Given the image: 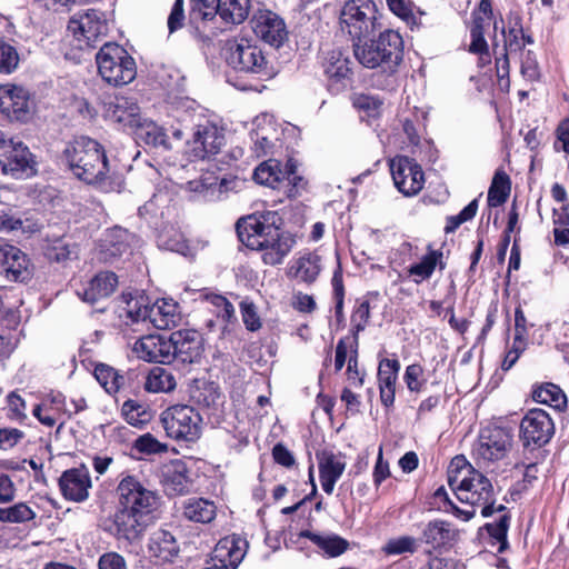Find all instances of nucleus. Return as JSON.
Masks as SVG:
<instances>
[{
	"mask_svg": "<svg viewBox=\"0 0 569 569\" xmlns=\"http://www.w3.org/2000/svg\"><path fill=\"white\" fill-rule=\"evenodd\" d=\"M119 508L113 516L116 535L129 542L139 540L148 527L149 517L159 508L160 496L137 477H123L117 487Z\"/></svg>",
	"mask_w": 569,
	"mask_h": 569,
	"instance_id": "1",
	"label": "nucleus"
},
{
	"mask_svg": "<svg viewBox=\"0 0 569 569\" xmlns=\"http://www.w3.org/2000/svg\"><path fill=\"white\" fill-rule=\"evenodd\" d=\"M64 156L73 174L103 192H119L123 181L109 168L103 147L89 137H79L68 146Z\"/></svg>",
	"mask_w": 569,
	"mask_h": 569,
	"instance_id": "2",
	"label": "nucleus"
},
{
	"mask_svg": "<svg viewBox=\"0 0 569 569\" xmlns=\"http://www.w3.org/2000/svg\"><path fill=\"white\" fill-rule=\"evenodd\" d=\"M353 53L365 68L393 74L402 61L403 41L397 31L385 30L377 39L355 42Z\"/></svg>",
	"mask_w": 569,
	"mask_h": 569,
	"instance_id": "3",
	"label": "nucleus"
},
{
	"mask_svg": "<svg viewBox=\"0 0 569 569\" xmlns=\"http://www.w3.org/2000/svg\"><path fill=\"white\" fill-rule=\"evenodd\" d=\"M226 60L233 70L256 80L266 81L278 73L264 50L256 41L247 38L227 41Z\"/></svg>",
	"mask_w": 569,
	"mask_h": 569,
	"instance_id": "4",
	"label": "nucleus"
},
{
	"mask_svg": "<svg viewBox=\"0 0 569 569\" xmlns=\"http://www.w3.org/2000/svg\"><path fill=\"white\" fill-rule=\"evenodd\" d=\"M449 485L455 490L457 498L472 507H481V516L487 518L493 512L506 510L503 505L495 507V491L491 481L481 472L467 468L466 475L449 476Z\"/></svg>",
	"mask_w": 569,
	"mask_h": 569,
	"instance_id": "5",
	"label": "nucleus"
},
{
	"mask_svg": "<svg viewBox=\"0 0 569 569\" xmlns=\"http://www.w3.org/2000/svg\"><path fill=\"white\" fill-rule=\"evenodd\" d=\"M96 62L100 77L110 86H126L136 79L134 59L117 43H104L96 56Z\"/></svg>",
	"mask_w": 569,
	"mask_h": 569,
	"instance_id": "6",
	"label": "nucleus"
},
{
	"mask_svg": "<svg viewBox=\"0 0 569 569\" xmlns=\"http://www.w3.org/2000/svg\"><path fill=\"white\" fill-rule=\"evenodd\" d=\"M340 27L355 41L368 38L379 27L376 3L372 0L347 1L340 12Z\"/></svg>",
	"mask_w": 569,
	"mask_h": 569,
	"instance_id": "7",
	"label": "nucleus"
},
{
	"mask_svg": "<svg viewBox=\"0 0 569 569\" xmlns=\"http://www.w3.org/2000/svg\"><path fill=\"white\" fill-rule=\"evenodd\" d=\"M160 420L167 436L177 441L193 442L201 435L202 418L190 406H171L161 413Z\"/></svg>",
	"mask_w": 569,
	"mask_h": 569,
	"instance_id": "8",
	"label": "nucleus"
},
{
	"mask_svg": "<svg viewBox=\"0 0 569 569\" xmlns=\"http://www.w3.org/2000/svg\"><path fill=\"white\" fill-rule=\"evenodd\" d=\"M281 219L276 212H267L262 216H248L237 222L239 240L252 250H259L269 239L273 240L281 229L278 222Z\"/></svg>",
	"mask_w": 569,
	"mask_h": 569,
	"instance_id": "9",
	"label": "nucleus"
},
{
	"mask_svg": "<svg viewBox=\"0 0 569 569\" xmlns=\"http://www.w3.org/2000/svg\"><path fill=\"white\" fill-rule=\"evenodd\" d=\"M511 436L500 427L481 429L472 448V456L479 466L487 467L503 459L511 447Z\"/></svg>",
	"mask_w": 569,
	"mask_h": 569,
	"instance_id": "10",
	"label": "nucleus"
},
{
	"mask_svg": "<svg viewBox=\"0 0 569 569\" xmlns=\"http://www.w3.org/2000/svg\"><path fill=\"white\" fill-rule=\"evenodd\" d=\"M223 144V130L213 122L206 120L193 127L192 136L187 141V152L193 159L203 160L217 154Z\"/></svg>",
	"mask_w": 569,
	"mask_h": 569,
	"instance_id": "11",
	"label": "nucleus"
},
{
	"mask_svg": "<svg viewBox=\"0 0 569 569\" xmlns=\"http://www.w3.org/2000/svg\"><path fill=\"white\" fill-rule=\"evenodd\" d=\"M68 30L88 47L96 43L108 33V22L104 14L96 9H88L74 14L68 24Z\"/></svg>",
	"mask_w": 569,
	"mask_h": 569,
	"instance_id": "12",
	"label": "nucleus"
},
{
	"mask_svg": "<svg viewBox=\"0 0 569 569\" xmlns=\"http://www.w3.org/2000/svg\"><path fill=\"white\" fill-rule=\"evenodd\" d=\"M251 28L260 40L280 48L288 40L284 19L269 9L257 10L251 18Z\"/></svg>",
	"mask_w": 569,
	"mask_h": 569,
	"instance_id": "13",
	"label": "nucleus"
},
{
	"mask_svg": "<svg viewBox=\"0 0 569 569\" xmlns=\"http://www.w3.org/2000/svg\"><path fill=\"white\" fill-rule=\"evenodd\" d=\"M390 171L396 188L405 196L417 194L423 187L425 178L421 167L405 156L390 161Z\"/></svg>",
	"mask_w": 569,
	"mask_h": 569,
	"instance_id": "14",
	"label": "nucleus"
},
{
	"mask_svg": "<svg viewBox=\"0 0 569 569\" xmlns=\"http://www.w3.org/2000/svg\"><path fill=\"white\" fill-rule=\"evenodd\" d=\"M553 432V421L542 409L529 410L520 423V437L525 446L541 447L550 441Z\"/></svg>",
	"mask_w": 569,
	"mask_h": 569,
	"instance_id": "15",
	"label": "nucleus"
},
{
	"mask_svg": "<svg viewBox=\"0 0 569 569\" xmlns=\"http://www.w3.org/2000/svg\"><path fill=\"white\" fill-rule=\"evenodd\" d=\"M0 172L16 179L34 173V161L29 148L20 140L8 147L0 161Z\"/></svg>",
	"mask_w": 569,
	"mask_h": 569,
	"instance_id": "16",
	"label": "nucleus"
},
{
	"mask_svg": "<svg viewBox=\"0 0 569 569\" xmlns=\"http://www.w3.org/2000/svg\"><path fill=\"white\" fill-rule=\"evenodd\" d=\"M170 362L178 360L182 363L197 362L203 351L202 337L196 330H178L170 335Z\"/></svg>",
	"mask_w": 569,
	"mask_h": 569,
	"instance_id": "17",
	"label": "nucleus"
},
{
	"mask_svg": "<svg viewBox=\"0 0 569 569\" xmlns=\"http://www.w3.org/2000/svg\"><path fill=\"white\" fill-rule=\"evenodd\" d=\"M0 112L9 120H28L31 114L29 92L14 84L0 86Z\"/></svg>",
	"mask_w": 569,
	"mask_h": 569,
	"instance_id": "18",
	"label": "nucleus"
},
{
	"mask_svg": "<svg viewBox=\"0 0 569 569\" xmlns=\"http://www.w3.org/2000/svg\"><path fill=\"white\" fill-rule=\"evenodd\" d=\"M28 257L17 247L0 240V273L7 280L23 282L31 276Z\"/></svg>",
	"mask_w": 569,
	"mask_h": 569,
	"instance_id": "19",
	"label": "nucleus"
},
{
	"mask_svg": "<svg viewBox=\"0 0 569 569\" xmlns=\"http://www.w3.org/2000/svg\"><path fill=\"white\" fill-rule=\"evenodd\" d=\"M92 487L89 470L81 466L62 472L59 478V488L66 500L83 502L89 498V490Z\"/></svg>",
	"mask_w": 569,
	"mask_h": 569,
	"instance_id": "20",
	"label": "nucleus"
},
{
	"mask_svg": "<svg viewBox=\"0 0 569 569\" xmlns=\"http://www.w3.org/2000/svg\"><path fill=\"white\" fill-rule=\"evenodd\" d=\"M316 457L321 487L327 495H331L337 481L345 472L347 466L346 457L340 452L336 453L330 450L317 452Z\"/></svg>",
	"mask_w": 569,
	"mask_h": 569,
	"instance_id": "21",
	"label": "nucleus"
},
{
	"mask_svg": "<svg viewBox=\"0 0 569 569\" xmlns=\"http://www.w3.org/2000/svg\"><path fill=\"white\" fill-rule=\"evenodd\" d=\"M458 538L459 531L450 522L435 519L425 525L420 539L433 550H448Z\"/></svg>",
	"mask_w": 569,
	"mask_h": 569,
	"instance_id": "22",
	"label": "nucleus"
},
{
	"mask_svg": "<svg viewBox=\"0 0 569 569\" xmlns=\"http://www.w3.org/2000/svg\"><path fill=\"white\" fill-rule=\"evenodd\" d=\"M133 353L141 360L148 362L170 363L169 338L148 335L138 339L133 347Z\"/></svg>",
	"mask_w": 569,
	"mask_h": 569,
	"instance_id": "23",
	"label": "nucleus"
},
{
	"mask_svg": "<svg viewBox=\"0 0 569 569\" xmlns=\"http://www.w3.org/2000/svg\"><path fill=\"white\" fill-rule=\"evenodd\" d=\"M104 116L107 119L129 128L140 126L142 120L139 106L128 97H114L110 100L106 104Z\"/></svg>",
	"mask_w": 569,
	"mask_h": 569,
	"instance_id": "24",
	"label": "nucleus"
},
{
	"mask_svg": "<svg viewBox=\"0 0 569 569\" xmlns=\"http://www.w3.org/2000/svg\"><path fill=\"white\" fill-rule=\"evenodd\" d=\"M242 540L234 537H226L216 545L210 567L217 569H237L244 557Z\"/></svg>",
	"mask_w": 569,
	"mask_h": 569,
	"instance_id": "25",
	"label": "nucleus"
},
{
	"mask_svg": "<svg viewBox=\"0 0 569 569\" xmlns=\"http://www.w3.org/2000/svg\"><path fill=\"white\" fill-rule=\"evenodd\" d=\"M131 234L121 227L107 229L99 240L100 259L109 262L126 253L130 246Z\"/></svg>",
	"mask_w": 569,
	"mask_h": 569,
	"instance_id": "26",
	"label": "nucleus"
},
{
	"mask_svg": "<svg viewBox=\"0 0 569 569\" xmlns=\"http://www.w3.org/2000/svg\"><path fill=\"white\" fill-rule=\"evenodd\" d=\"M148 551L160 561H172L179 553L180 547L172 531L166 528L153 530L148 539Z\"/></svg>",
	"mask_w": 569,
	"mask_h": 569,
	"instance_id": "27",
	"label": "nucleus"
},
{
	"mask_svg": "<svg viewBox=\"0 0 569 569\" xmlns=\"http://www.w3.org/2000/svg\"><path fill=\"white\" fill-rule=\"evenodd\" d=\"M161 483L168 496H182L189 492L191 482L188 469L181 460L171 461L162 469Z\"/></svg>",
	"mask_w": 569,
	"mask_h": 569,
	"instance_id": "28",
	"label": "nucleus"
},
{
	"mask_svg": "<svg viewBox=\"0 0 569 569\" xmlns=\"http://www.w3.org/2000/svg\"><path fill=\"white\" fill-rule=\"evenodd\" d=\"M118 286V277L111 271L100 272L94 276L78 296L88 303H96L111 296Z\"/></svg>",
	"mask_w": 569,
	"mask_h": 569,
	"instance_id": "29",
	"label": "nucleus"
},
{
	"mask_svg": "<svg viewBox=\"0 0 569 569\" xmlns=\"http://www.w3.org/2000/svg\"><path fill=\"white\" fill-rule=\"evenodd\" d=\"M149 321L160 330L176 328L182 321L178 303L168 299L156 301L149 311Z\"/></svg>",
	"mask_w": 569,
	"mask_h": 569,
	"instance_id": "30",
	"label": "nucleus"
},
{
	"mask_svg": "<svg viewBox=\"0 0 569 569\" xmlns=\"http://www.w3.org/2000/svg\"><path fill=\"white\" fill-rule=\"evenodd\" d=\"M295 244V237L290 232L280 230L277 232V236L273 237V240L269 239L268 242L259 249V251L262 252L261 259L269 266L280 264Z\"/></svg>",
	"mask_w": 569,
	"mask_h": 569,
	"instance_id": "31",
	"label": "nucleus"
},
{
	"mask_svg": "<svg viewBox=\"0 0 569 569\" xmlns=\"http://www.w3.org/2000/svg\"><path fill=\"white\" fill-rule=\"evenodd\" d=\"M299 537L309 539L328 558H337L349 548V541L333 532L303 530Z\"/></svg>",
	"mask_w": 569,
	"mask_h": 569,
	"instance_id": "32",
	"label": "nucleus"
},
{
	"mask_svg": "<svg viewBox=\"0 0 569 569\" xmlns=\"http://www.w3.org/2000/svg\"><path fill=\"white\" fill-rule=\"evenodd\" d=\"M400 370L398 359H382L378 367V381L381 402L390 407L395 402L396 381Z\"/></svg>",
	"mask_w": 569,
	"mask_h": 569,
	"instance_id": "33",
	"label": "nucleus"
},
{
	"mask_svg": "<svg viewBox=\"0 0 569 569\" xmlns=\"http://www.w3.org/2000/svg\"><path fill=\"white\" fill-rule=\"evenodd\" d=\"M253 179L259 184L276 189L284 179L291 182L295 181L297 177L293 171V166L288 164L287 170L283 171L277 160H268L262 162L254 170Z\"/></svg>",
	"mask_w": 569,
	"mask_h": 569,
	"instance_id": "34",
	"label": "nucleus"
},
{
	"mask_svg": "<svg viewBox=\"0 0 569 569\" xmlns=\"http://www.w3.org/2000/svg\"><path fill=\"white\" fill-rule=\"evenodd\" d=\"M182 515L189 521L210 523L217 516V507L208 499L189 498L182 502Z\"/></svg>",
	"mask_w": 569,
	"mask_h": 569,
	"instance_id": "35",
	"label": "nucleus"
},
{
	"mask_svg": "<svg viewBox=\"0 0 569 569\" xmlns=\"http://www.w3.org/2000/svg\"><path fill=\"white\" fill-rule=\"evenodd\" d=\"M122 299L126 306L123 307L124 315H121V317L127 319V323H138L149 320L151 306L148 305L146 297L141 295L133 296L132 293H123Z\"/></svg>",
	"mask_w": 569,
	"mask_h": 569,
	"instance_id": "36",
	"label": "nucleus"
},
{
	"mask_svg": "<svg viewBox=\"0 0 569 569\" xmlns=\"http://www.w3.org/2000/svg\"><path fill=\"white\" fill-rule=\"evenodd\" d=\"M218 16L227 23L243 22L250 10V0H219Z\"/></svg>",
	"mask_w": 569,
	"mask_h": 569,
	"instance_id": "37",
	"label": "nucleus"
},
{
	"mask_svg": "<svg viewBox=\"0 0 569 569\" xmlns=\"http://www.w3.org/2000/svg\"><path fill=\"white\" fill-rule=\"evenodd\" d=\"M442 252L439 250H430L422 259L409 268V273L417 277L415 281L419 283L422 280L429 279L436 267L439 266L440 270H443L446 264L442 261Z\"/></svg>",
	"mask_w": 569,
	"mask_h": 569,
	"instance_id": "38",
	"label": "nucleus"
},
{
	"mask_svg": "<svg viewBox=\"0 0 569 569\" xmlns=\"http://www.w3.org/2000/svg\"><path fill=\"white\" fill-rule=\"evenodd\" d=\"M290 270L295 278L305 282H313L320 272V257L315 253H306L295 261Z\"/></svg>",
	"mask_w": 569,
	"mask_h": 569,
	"instance_id": "39",
	"label": "nucleus"
},
{
	"mask_svg": "<svg viewBox=\"0 0 569 569\" xmlns=\"http://www.w3.org/2000/svg\"><path fill=\"white\" fill-rule=\"evenodd\" d=\"M177 386L174 376L164 368L154 367L152 368L144 382V388L149 392H170Z\"/></svg>",
	"mask_w": 569,
	"mask_h": 569,
	"instance_id": "40",
	"label": "nucleus"
},
{
	"mask_svg": "<svg viewBox=\"0 0 569 569\" xmlns=\"http://www.w3.org/2000/svg\"><path fill=\"white\" fill-rule=\"evenodd\" d=\"M94 377L109 395L117 393L126 385V377L114 368L104 363L96 366Z\"/></svg>",
	"mask_w": 569,
	"mask_h": 569,
	"instance_id": "41",
	"label": "nucleus"
},
{
	"mask_svg": "<svg viewBox=\"0 0 569 569\" xmlns=\"http://www.w3.org/2000/svg\"><path fill=\"white\" fill-rule=\"evenodd\" d=\"M525 48V33L521 18L516 16L509 20L508 30H503V44L499 49H505L509 54H517Z\"/></svg>",
	"mask_w": 569,
	"mask_h": 569,
	"instance_id": "42",
	"label": "nucleus"
},
{
	"mask_svg": "<svg viewBox=\"0 0 569 569\" xmlns=\"http://www.w3.org/2000/svg\"><path fill=\"white\" fill-rule=\"evenodd\" d=\"M532 398L535 401L555 409H562L567 402L565 392L558 386L549 382L537 387L532 392Z\"/></svg>",
	"mask_w": 569,
	"mask_h": 569,
	"instance_id": "43",
	"label": "nucleus"
},
{
	"mask_svg": "<svg viewBox=\"0 0 569 569\" xmlns=\"http://www.w3.org/2000/svg\"><path fill=\"white\" fill-rule=\"evenodd\" d=\"M325 72L329 78L341 80L350 74L349 60L340 50L329 51L323 61Z\"/></svg>",
	"mask_w": 569,
	"mask_h": 569,
	"instance_id": "44",
	"label": "nucleus"
},
{
	"mask_svg": "<svg viewBox=\"0 0 569 569\" xmlns=\"http://www.w3.org/2000/svg\"><path fill=\"white\" fill-rule=\"evenodd\" d=\"M509 192L510 178L506 172L498 170L488 191V204L490 207L501 206L507 201Z\"/></svg>",
	"mask_w": 569,
	"mask_h": 569,
	"instance_id": "45",
	"label": "nucleus"
},
{
	"mask_svg": "<svg viewBox=\"0 0 569 569\" xmlns=\"http://www.w3.org/2000/svg\"><path fill=\"white\" fill-rule=\"evenodd\" d=\"M370 319V303L368 300H359L357 301V306L351 315V331H352V340L350 341V347L358 348L359 345V333L363 331Z\"/></svg>",
	"mask_w": 569,
	"mask_h": 569,
	"instance_id": "46",
	"label": "nucleus"
},
{
	"mask_svg": "<svg viewBox=\"0 0 569 569\" xmlns=\"http://www.w3.org/2000/svg\"><path fill=\"white\" fill-rule=\"evenodd\" d=\"M33 416L46 427L52 428L63 413L62 406L44 400L32 409Z\"/></svg>",
	"mask_w": 569,
	"mask_h": 569,
	"instance_id": "47",
	"label": "nucleus"
},
{
	"mask_svg": "<svg viewBox=\"0 0 569 569\" xmlns=\"http://www.w3.org/2000/svg\"><path fill=\"white\" fill-rule=\"evenodd\" d=\"M36 518V512L24 502H18L8 508H0V521L22 523Z\"/></svg>",
	"mask_w": 569,
	"mask_h": 569,
	"instance_id": "48",
	"label": "nucleus"
},
{
	"mask_svg": "<svg viewBox=\"0 0 569 569\" xmlns=\"http://www.w3.org/2000/svg\"><path fill=\"white\" fill-rule=\"evenodd\" d=\"M122 415L129 425L138 428L144 426L151 418L150 412L134 400L124 401L122 405Z\"/></svg>",
	"mask_w": 569,
	"mask_h": 569,
	"instance_id": "49",
	"label": "nucleus"
},
{
	"mask_svg": "<svg viewBox=\"0 0 569 569\" xmlns=\"http://www.w3.org/2000/svg\"><path fill=\"white\" fill-rule=\"evenodd\" d=\"M194 402L206 409H216L221 401V393L213 383L204 385L192 393Z\"/></svg>",
	"mask_w": 569,
	"mask_h": 569,
	"instance_id": "50",
	"label": "nucleus"
},
{
	"mask_svg": "<svg viewBox=\"0 0 569 569\" xmlns=\"http://www.w3.org/2000/svg\"><path fill=\"white\" fill-rule=\"evenodd\" d=\"M206 301L213 308L212 312L222 321L229 323L236 319L232 303L223 296L210 293L206 296Z\"/></svg>",
	"mask_w": 569,
	"mask_h": 569,
	"instance_id": "51",
	"label": "nucleus"
},
{
	"mask_svg": "<svg viewBox=\"0 0 569 569\" xmlns=\"http://www.w3.org/2000/svg\"><path fill=\"white\" fill-rule=\"evenodd\" d=\"M138 128H140V137L144 140L147 144L169 149L167 134L164 133L162 128L158 127L153 122H141V124L138 126Z\"/></svg>",
	"mask_w": 569,
	"mask_h": 569,
	"instance_id": "52",
	"label": "nucleus"
},
{
	"mask_svg": "<svg viewBox=\"0 0 569 569\" xmlns=\"http://www.w3.org/2000/svg\"><path fill=\"white\" fill-rule=\"evenodd\" d=\"M19 53L17 49L0 40V72L4 74L12 73L19 66Z\"/></svg>",
	"mask_w": 569,
	"mask_h": 569,
	"instance_id": "53",
	"label": "nucleus"
},
{
	"mask_svg": "<svg viewBox=\"0 0 569 569\" xmlns=\"http://www.w3.org/2000/svg\"><path fill=\"white\" fill-rule=\"evenodd\" d=\"M482 18L475 16L472 27L470 29L471 43L469 51L472 53L488 54V44L483 37Z\"/></svg>",
	"mask_w": 569,
	"mask_h": 569,
	"instance_id": "54",
	"label": "nucleus"
},
{
	"mask_svg": "<svg viewBox=\"0 0 569 569\" xmlns=\"http://www.w3.org/2000/svg\"><path fill=\"white\" fill-rule=\"evenodd\" d=\"M478 210V201L477 199L472 200L468 206H466L458 214L450 216L447 218V224L445 227L446 233H451L456 231L463 222L471 220Z\"/></svg>",
	"mask_w": 569,
	"mask_h": 569,
	"instance_id": "55",
	"label": "nucleus"
},
{
	"mask_svg": "<svg viewBox=\"0 0 569 569\" xmlns=\"http://www.w3.org/2000/svg\"><path fill=\"white\" fill-rule=\"evenodd\" d=\"M417 550V540L410 536H402L390 539L383 547L387 555H401L403 552L413 553Z\"/></svg>",
	"mask_w": 569,
	"mask_h": 569,
	"instance_id": "56",
	"label": "nucleus"
},
{
	"mask_svg": "<svg viewBox=\"0 0 569 569\" xmlns=\"http://www.w3.org/2000/svg\"><path fill=\"white\" fill-rule=\"evenodd\" d=\"M133 448L146 455L161 453L168 450V446L160 442L151 433H144L138 437L134 441Z\"/></svg>",
	"mask_w": 569,
	"mask_h": 569,
	"instance_id": "57",
	"label": "nucleus"
},
{
	"mask_svg": "<svg viewBox=\"0 0 569 569\" xmlns=\"http://www.w3.org/2000/svg\"><path fill=\"white\" fill-rule=\"evenodd\" d=\"M509 528V516L503 515L499 519L497 523H487L486 529L490 537L496 539L500 546L498 548L499 552H503L508 546L507 541V532Z\"/></svg>",
	"mask_w": 569,
	"mask_h": 569,
	"instance_id": "58",
	"label": "nucleus"
},
{
	"mask_svg": "<svg viewBox=\"0 0 569 569\" xmlns=\"http://www.w3.org/2000/svg\"><path fill=\"white\" fill-rule=\"evenodd\" d=\"M52 402L62 406V411L68 417L76 415L87 408L86 399L78 397L67 401L66 397L61 393L52 395Z\"/></svg>",
	"mask_w": 569,
	"mask_h": 569,
	"instance_id": "59",
	"label": "nucleus"
},
{
	"mask_svg": "<svg viewBox=\"0 0 569 569\" xmlns=\"http://www.w3.org/2000/svg\"><path fill=\"white\" fill-rule=\"evenodd\" d=\"M250 137L256 157L260 158L267 156L272 148V142L269 137L264 134L263 129L251 132Z\"/></svg>",
	"mask_w": 569,
	"mask_h": 569,
	"instance_id": "60",
	"label": "nucleus"
},
{
	"mask_svg": "<svg viewBox=\"0 0 569 569\" xmlns=\"http://www.w3.org/2000/svg\"><path fill=\"white\" fill-rule=\"evenodd\" d=\"M24 437V432L17 428H3L0 429V449L10 450L16 445H18L22 438Z\"/></svg>",
	"mask_w": 569,
	"mask_h": 569,
	"instance_id": "61",
	"label": "nucleus"
},
{
	"mask_svg": "<svg viewBox=\"0 0 569 569\" xmlns=\"http://www.w3.org/2000/svg\"><path fill=\"white\" fill-rule=\"evenodd\" d=\"M240 307L242 319L247 329L250 331L258 330L261 327V322L254 305L251 302L242 301Z\"/></svg>",
	"mask_w": 569,
	"mask_h": 569,
	"instance_id": "62",
	"label": "nucleus"
},
{
	"mask_svg": "<svg viewBox=\"0 0 569 569\" xmlns=\"http://www.w3.org/2000/svg\"><path fill=\"white\" fill-rule=\"evenodd\" d=\"M556 142L553 148L556 151H563L569 156V118L560 121L556 129Z\"/></svg>",
	"mask_w": 569,
	"mask_h": 569,
	"instance_id": "63",
	"label": "nucleus"
},
{
	"mask_svg": "<svg viewBox=\"0 0 569 569\" xmlns=\"http://www.w3.org/2000/svg\"><path fill=\"white\" fill-rule=\"evenodd\" d=\"M99 569H127V565L119 553L108 552L100 557Z\"/></svg>",
	"mask_w": 569,
	"mask_h": 569,
	"instance_id": "64",
	"label": "nucleus"
}]
</instances>
